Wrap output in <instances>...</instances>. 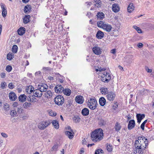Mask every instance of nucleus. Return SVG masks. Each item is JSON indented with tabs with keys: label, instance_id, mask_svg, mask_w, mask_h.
I'll list each match as a JSON object with an SVG mask.
<instances>
[{
	"label": "nucleus",
	"instance_id": "nucleus-1",
	"mask_svg": "<svg viewBox=\"0 0 154 154\" xmlns=\"http://www.w3.org/2000/svg\"><path fill=\"white\" fill-rule=\"evenodd\" d=\"M134 153L135 154H143V151L148 145L147 139L143 136L139 137L135 141Z\"/></svg>",
	"mask_w": 154,
	"mask_h": 154
},
{
	"label": "nucleus",
	"instance_id": "nucleus-2",
	"mask_svg": "<svg viewBox=\"0 0 154 154\" xmlns=\"http://www.w3.org/2000/svg\"><path fill=\"white\" fill-rule=\"evenodd\" d=\"M91 135V140L95 142L100 141L103 139L104 136L103 130L100 128L94 130Z\"/></svg>",
	"mask_w": 154,
	"mask_h": 154
},
{
	"label": "nucleus",
	"instance_id": "nucleus-3",
	"mask_svg": "<svg viewBox=\"0 0 154 154\" xmlns=\"http://www.w3.org/2000/svg\"><path fill=\"white\" fill-rule=\"evenodd\" d=\"M87 105L90 109H94L97 107V101L94 98H91L88 100Z\"/></svg>",
	"mask_w": 154,
	"mask_h": 154
},
{
	"label": "nucleus",
	"instance_id": "nucleus-4",
	"mask_svg": "<svg viewBox=\"0 0 154 154\" xmlns=\"http://www.w3.org/2000/svg\"><path fill=\"white\" fill-rule=\"evenodd\" d=\"M64 98L61 95H58L54 99V102L58 106H61L64 103Z\"/></svg>",
	"mask_w": 154,
	"mask_h": 154
},
{
	"label": "nucleus",
	"instance_id": "nucleus-5",
	"mask_svg": "<svg viewBox=\"0 0 154 154\" xmlns=\"http://www.w3.org/2000/svg\"><path fill=\"white\" fill-rule=\"evenodd\" d=\"M50 124V122L48 121H43L39 123L38 128L40 130H44L48 127Z\"/></svg>",
	"mask_w": 154,
	"mask_h": 154
},
{
	"label": "nucleus",
	"instance_id": "nucleus-6",
	"mask_svg": "<svg viewBox=\"0 0 154 154\" xmlns=\"http://www.w3.org/2000/svg\"><path fill=\"white\" fill-rule=\"evenodd\" d=\"M102 48L98 46H95L92 48L93 52L97 55H100L102 53Z\"/></svg>",
	"mask_w": 154,
	"mask_h": 154
},
{
	"label": "nucleus",
	"instance_id": "nucleus-7",
	"mask_svg": "<svg viewBox=\"0 0 154 154\" xmlns=\"http://www.w3.org/2000/svg\"><path fill=\"white\" fill-rule=\"evenodd\" d=\"M115 96L116 95L114 93L112 92H109L107 94L106 97L109 101L112 102L114 100Z\"/></svg>",
	"mask_w": 154,
	"mask_h": 154
},
{
	"label": "nucleus",
	"instance_id": "nucleus-8",
	"mask_svg": "<svg viewBox=\"0 0 154 154\" xmlns=\"http://www.w3.org/2000/svg\"><path fill=\"white\" fill-rule=\"evenodd\" d=\"M38 86L39 89L42 92L46 91L48 88L47 85L45 83H40Z\"/></svg>",
	"mask_w": 154,
	"mask_h": 154
},
{
	"label": "nucleus",
	"instance_id": "nucleus-9",
	"mask_svg": "<svg viewBox=\"0 0 154 154\" xmlns=\"http://www.w3.org/2000/svg\"><path fill=\"white\" fill-rule=\"evenodd\" d=\"M63 88L61 85H58L56 86L54 88L55 92L57 93H61L63 92Z\"/></svg>",
	"mask_w": 154,
	"mask_h": 154
},
{
	"label": "nucleus",
	"instance_id": "nucleus-10",
	"mask_svg": "<svg viewBox=\"0 0 154 154\" xmlns=\"http://www.w3.org/2000/svg\"><path fill=\"white\" fill-rule=\"evenodd\" d=\"M135 125V121L134 120H131L129 121L128 126V129L131 130L134 128Z\"/></svg>",
	"mask_w": 154,
	"mask_h": 154
},
{
	"label": "nucleus",
	"instance_id": "nucleus-11",
	"mask_svg": "<svg viewBox=\"0 0 154 154\" xmlns=\"http://www.w3.org/2000/svg\"><path fill=\"white\" fill-rule=\"evenodd\" d=\"M112 9L113 12L117 13L119 11L120 8L118 4L114 3L112 5Z\"/></svg>",
	"mask_w": 154,
	"mask_h": 154
},
{
	"label": "nucleus",
	"instance_id": "nucleus-12",
	"mask_svg": "<svg viewBox=\"0 0 154 154\" xmlns=\"http://www.w3.org/2000/svg\"><path fill=\"white\" fill-rule=\"evenodd\" d=\"M75 101L76 103L80 104H82L84 102L83 97L81 95H78L75 97Z\"/></svg>",
	"mask_w": 154,
	"mask_h": 154
},
{
	"label": "nucleus",
	"instance_id": "nucleus-13",
	"mask_svg": "<svg viewBox=\"0 0 154 154\" xmlns=\"http://www.w3.org/2000/svg\"><path fill=\"white\" fill-rule=\"evenodd\" d=\"M34 95L37 97H40L42 96V93L39 89H36L33 91Z\"/></svg>",
	"mask_w": 154,
	"mask_h": 154
},
{
	"label": "nucleus",
	"instance_id": "nucleus-14",
	"mask_svg": "<svg viewBox=\"0 0 154 154\" xmlns=\"http://www.w3.org/2000/svg\"><path fill=\"white\" fill-rule=\"evenodd\" d=\"M65 134L69 139H72L74 137V133L72 130L71 131H67L65 132Z\"/></svg>",
	"mask_w": 154,
	"mask_h": 154
},
{
	"label": "nucleus",
	"instance_id": "nucleus-15",
	"mask_svg": "<svg viewBox=\"0 0 154 154\" xmlns=\"http://www.w3.org/2000/svg\"><path fill=\"white\" fill-rule=\"evenodd\" d=\"M1 6L2 9V14L3 17H5L6 16L7 14V11L5 7V5L4 4L2 3L1 4Z\"/></svg>",
	"mask_w": 154,
	"mask_h": 154
},
{
	"label": "nucleus",
	"instance_id": "nucleus-16",
	"mask_svg": "<svg viewBox=\"0 0 154 154\" xmlns=\"http://www.w3.org/2000/svg\"><path fill=\"white\" fill-rule=\"evenodd\" d=\"M9 97L10 99L12 101L15 100L17 98L16 94L13 92H11L9 94Z\"/></svg>",
	"mask_w": 154,
	"mask_h": 154
},
{
	"label": "nucleus",
	"instance_id": "nucleus-17",
	"mask_svg": "<svg viewBox=\"0 0 154 154\" xmlns=\"http://www.w3.org/2000/svg\"><path fill=\"white\" fill-rule=\"evenodd\" d=\"M31 6L29 5H27L24 8V11L26 14L29 13L31 11Z\"/></svg>",
	"mask_w": 154,
	"mask_h": 154
},
{
	"label": "nucleus",
	"instance_id": "nucleus-18",
	"mask_svg": "<svg viewBox=\"0 0 154 154\" xmlns=\"http://www.w3.org/2000/svg\"><path fill=\"white\" fill-rule=\"evenodd\" d=\"M104 36V33L100 30L98 31L96 35V37L98 39L102 38Z\"/></svg>",
	"mask_w": 154,
	"mask_h": 154
},
{
	"label": "nucleus",
	"instance_id": "nucleus-19",
	"mask_svg": "<svg viewBox=\"0 0 154 154\" xmlns=\"http://www.w3.org/2000/svg\"><path fill=\"white\" fill-rule=\"evenodd\" d=\"M145 117V115L144 114H137V122L140 123L141 121Z\"/></svg>",
	"mask_w": 154,
	"mask_h": 154
},
{
	"label": "nucleus",
	"instance_id": "nucleus-20",
	"mask_svg": "<svg viewBox=\"0 0 154 154\" xmlns=\"http://www.w3.org/2000/svg\"><path fill=\"white\" fill-rule=\"evenodd\" d=\"M72 100H69L65 102L64 104L65 107L68 108L72 104Z\"/></svg>",
	"mask_w": 154,
	"mask_h": 154
},
{
	"label": "nucleus",
	"instance_id": "nucleus-21",
	"mask_svg": "<svg viewBox=\"0 0 154 154\" xmlns=\"http://www.w3.org/2000/svg\"><path fill=\"white\" fill-rule=\"evenodd\" d=\"M106 23L103 21H100L97 23V26L98 27L103 29Z\"/></svg>",
	"mask_w": 154,
	"mask_h": 154
},
{
	"label": "nucleus",
	"instance_id": "nucleus-22",
	"mask_svg": "<svg viewBox=\"0 0 154 154\" xmlns=\"http://www.w3.org/2000/svg\"><path fill=\"white\" fill-rule=\"evenodd\" d=\"M27 97L24 94L21 95L18 97L19 100L21 102H23L25 101L27 99Z\"/></svg>",
	"mask_w": 154,
	"mask_h": 154
},
{
	"label": "nucleus",
	"instance_id": "nucleus-23",
	"mask_svg": "<svg viewBox=\"0 0 154 154\" xmlns=\"http://www.w3.org/2000/svg\"><path fill=\"white\" fill-rule=\"evenodd\" d=\"M112 28L111 25L106 23L103 29L106 32H110L111 31Z\"/></svg>",
	"mask_w": 154,
	"mask_h": 154
},
{
	"label": "nucleus",
	"instance_id": "nucleus-24",
	"mask_svg": "<svg viewBox=\"0 0 154 154\" xmlns=\"http://www.w3.org/2000/svg\"><path fill=\"white\" fill-rule=\"evenodd\" d=\"M99 102L100 105L102 106H103L105 105L106 103V100L104 97H101L99 99Z\"/></svg>",
	"mask_w": 154,
	"mask_h": 154
},
{
	"label": "nucleus",
	"instance_id": "nucleus-25",
	"mask_svg": "<svg viewBox=\"0 0 154 154\" xmlns=\"http://www.w3.org/2000/svg\"><path fill=\"white\" fill-rule=\"evenodd\" d=\"M18 33L20 35H23L25 32V29L24 27L20 28L18 30Z\"/></svg>",
	"mask_w": 154,
	"mask_h": 154
},
{
	"label": "nucleus",
	"instance_id": "nucleus-26",
	"mask_svg": "<svg viewBox=\"0 0 154 154\" xmlns=\"http://www.w3.org/2000/svg\"><path fill=\"white\" fill-rule=\"evenodd\" d=\"M134 7L133 6V3H131L128 6L127 10L128 12H131L134 9Z\"/></svg>",
	"mask_w": 154,
	"mask_h": 154
},
{
	"label": "nucleus",
	"instance_id": "nucleus-27",
	"mask_svg": "<svg viewBox=\"0 0 154 154\" xmlns=\"http://www.w3.org/2000/svg\"><path fill=\"white\" fill-rule=\"evenodd\" d=\"M121 126L120 124L118 122H116L114 127L115 130L116 131H119L121 128Z\"/></svg>",
	"mask_w": 154,
	"mask_h": 154
},
{
	"label": "nucleus",
	"instance_id": "nucleus-28",
	"mask_svg": "<svg viewBox=\"0 0 154 154\" xmlns=\"http://www.w3.org/2000/svg\"><path fill=\"white\" fill-rule=\"evenodd\" d=\"M82 113L84 116H87L89 114V110L87 108H84L82 111Z\"/></svg>",
	"mask_w": 154,
	"mask_h": 154
},
{
	"label": "nucleus",
	"instance_id": "nucleus-29",
	"mask_svg": "<svg viewBox=\"0 0 154 154\" xmlns=\"http://www.w3.org/2000/svg\"><path fill=\"white\" fill-rule=\"evenodd\" d=\"M53 125L55 128L57 129L59 128V124L57 120H54L52 122Z\"/></svg>",
	"mask_w": 154,
	"mask_h": 154
},
{
	"label": "nucleus",
	"instance_id": "nucleus-30",
	"mask_svg": "<svg viewBox=\"0 0 154 154\" xmlns=\"http://www.w3.org/2000/svg\"><path fill=\"white\" fill-rule=\"evenodd\" d=\"M30 16L26 15L23 18V22L24 23H27L30 21Z\"/></svg>",
	"mask_w": 154,
	"mask_h": 154
},
{
	"label": "nucleus",
	"instance_id": "nucleus-31",
	"mask_svg": "<svg viewBox=\"0 0 154 154\" xmlns=\"http://www.w3.org/2000/svg\"><path fill=\"white\" fill-rule=\"evenodd\" d=\"M63 92L64 94L69 96L70 95L71 91L69 89L67 88L65 89H63Z\"/></svg>",
	"mask_w": 154,
	"mask_h": 154
},
{
	"label": "nucleus",
	"instance_id": "nucleus-32",
	"mask_svg": "<svg viewBox=\"0 0 154 154\" xmlns=\"http://www.w3.org/2000/svg\"><path fill=\"white\" fill-rule=\"evenodd\" d=\"M14 109L17 112V113L18 114H21L22 113L23 109L20 106H19L18 107L14 108Z\"/></svg>",
	"mask_w": 154,
	"mask_h": 154
},
{
	"label": "nucleus",
	"instance_id": "nucleus-33",
	"mask_svg": "<svg viewBox=\"0 0 154 154\" xmlns=\"http://www.w3.org/2000/svg\"><path fill=\"white\" fill-rule=\"evenodd\" d=\"M97 15L98 18L100 20H102L104 17V14L101 12H98Z\"/></svg>",
	"mask_w": 154,
	"mask_h": 154
},
{
	"label": "nucleus",
	"instance_id": "nucleus-34",
	"mask_svg": "<svg viewBox=\"0 0 154 154\" xmlns=\"http://www.w3.org/2000/svg\"><path fill=\"white\" fill-rule=\"evenodd\" d=\"M101 92L102 94L104 93V94H107L108 92V89L105 87H102L100 89Z\"/></svg>",
	"mask_w": 154,
	"mask_h": 154
},
{
	"label": "nucleus",
	"instance_id": "nucleus-35",
	"mask_svg": "<svg viewBox=\"0 0 154 154\" xmlns=\"http://www.w3.org/2000/svg\"><path fill=\"white\" fill-rule=\"evenodd\" d=\"M52 96V94L51 91H48L46 92L45 93V97L48 98L51 97Z\"/></svg>",
	"mask_w": 154,
	"mask_h": 154
},
{
	"label": "nucleus",
	"instance_id": "nucleus-36",
	"mask_svg": "<svg viewBox=\"0 0 154 154\" xmlns=\"http://www.w3.org/2000/svg\"><path fill=\"white\" fill-rule=\"evenodd\" d=\"M35 99H36L35 97L33 96H30V95L28 96L27 98V100L30 102H32Z\"/></svg>",
	"mask_w": 154,
	"mask_h": 154
},
{
	"label": "nucleus",
	"instance_id": "nucleus-37",
	"mask_svg": "<svg viewBox=\"0 0 154 154\" xmlns=\"http://www.w3.org/2000/svg\"><path fill=\"white\" fill-rule=\"evenodd\" d=\"M31 105V104L30 102H26L23 103V106L25 109H26L29 108Z\"/></svg>",
	"mask_w": 154,
	"mask_h": 154
},
{
	"label": "nucleus",
	"instance_id": "nucleus-38",
	"mask_svg": "<svg viewBox=\"0 0 154 154\" xmlns=\"http://www.w3.org/2000/svg\"><path fill=\"white\" fill-rule=\"evenodd\" d=\"M34 90V88H32V86H30L26 89V91L27 93L30 94L33 91V92Z\"/></svg>",
	"mask_w": 154,
	"mask_h": 154
},
{
	"label": "nucleus",
	"instance_id": "nucleus-39",
	"mask_svg": "<svg viewBox=\"0 0 154 154\" xmlns=\"http://www.w3.org/2000/svg\"><path fill=\"white\" fill-rule=\"evenodd\" d=\"M106 149L108 152H111L112 150V146L111 145L108 144V143L106 144Z\"/></svg>",
	"mask_w": 154,
	"mask_h": 154
},
{
	"label": "nucleus",
	"instance_id": "nucleus-40",
	"mask_svg": "<svg viewBox=\"0 0 154 154\" xmlns=\"http://www.w3.org/2000/svg\"><path fill=\"white\" fill-rule=\"evenodd\" d=\"M10 114L11 116L14 117L16 116L17 114V113L16 111L14 109V110H12L11 111Z\"/></svg>",
	"mask_w": 154,
	"mask_h": 154
},
{
	"label": "nucleus",
	"instance_id": "nucleus-41",
	"mask_svg": "<svg viewBox=\"0 0 154 154\" xmlns=\"http://www.w3.org/2000/svg\"><path fill=\"white\" fill-rule=\"evenodd\" d=\"M17 46L16 45H14L12 47V51L13 53H15L17 51Z\"/></svg>",
	"mask_w": 154,
	"mask_h": 154
},
{
	"label": "nucleus",
	"instance_id": "nucleus-42",
	"mask_svg": "<svg viewBox=\"0 0 154 154\" xmlns=\"http://www.w3.org/2000/svg\"><path fill=\"white\" fill-rule=\"evenodd\" d=\"M4 108L5 111H7L9 110L10 108L8 103H5L4 105Z\"/></svg>",
	"mask_w": 154,
	"mask_h": 154
},
{
	"label": "nucleus",
	"instance_id": "nucleus-43",
	"mask_svg": "<svg viewBox=\"0 0 154 154\" xmlns=\"http://www.w3.org/2000/svg\"><path fill=\"white\" fill-rule=\"evenodd\" d=\"M102 79L101 80L102 81L104 82H108V81L107 79V78L106 77V76H105V74H104L102 76Z\"/></svg>",
	"mask_w": 154,
	"mask_h": 154
},
{
	"label": "nucleus",
	"instance_id": "nucleus-44",
	"mask_svg": "<svg viewBox=\"0 0 154 154\" xmlns=\"http://www.w3.org/2000/svg\"><path fill=\"white\" fill-rule=\"evenodd\" d=\"M95 154H103V152L101 149H99L95 151Z\"/></svg>",
	"mask_w": 154,
	"mask_h": 154
},
{
	"label": "nucleus",
	"instance_id": "nucleus-45",
	"mask_svg": "<svg viewBox=\"0 0 154 154\" xmlns=\"http://www.w3.org/2000/svg\"><path fill=\"white\" fill-rule=\"evenodd\" d=\"M95 2L96 4L97 5V7L98 8L100 7L101 6L102 3L100 0H96L95 1Z\"/></svg>",
	"mask_w": 154,
	"mask_h": 154
},
{
	"label": "nucleus",
	"instance_id": "nucleus-46",
	"mask_svg": "<svg viewBox=\"0 0 154 154\" xmlns=\"http://www.w3.org/2000/svg\"><path fill=\"white\" fill-rule=\"evenodd\" d=\"M99 124L101 126H104L106 124V122L104 120L101 119L99 122Z\"/></svg>",
	"mask_w": 154,
	"mask_h": 154
},
{
	"label": "nucleus",
	"instance_id": "nucleus-47",
	"mask_svg": "<svg viewBox=\"0 0 154 154\" xmlns=\"http://www.w3.org/2000/svg\"><path fill=\"white\" fill-rule=\"evenodd\" d=\"M133 27L137 31L138 33H142V30L139 27L137 26H133Z\"/></svg>",
	"mask_w": 154,
	"mask_h": 154
},
{
	"label": "nucleus",
	"instance_id": "nucleus-48",
	"mask_svg": "<svg viewBox=\"0 0 154 154\" xmlns=\"http://www.w3.org/2000/svg\"><path fill=\"white\" fill-rule=\"evenodd\" d=\"M12 69V67L10 65H8L6 66V70L8 72H10Z\"/></svg>",
	"mask_w": 154,
	"mask_h": 154
},
{
	"label": "nucleus",
	"instance_id": "nucleus-49",
	"mask_svg": "<svg viewBox=\"0 0 154 154\" xmlns=\"http://www.w3.org/2000/svg\"><path fill=\"white\" fill-rule=\"evenodd\" d=\"M58 148V146L57 145L55 144L52 147L51 150V151H56Z\"/></svg>",
	"mask_w": 154,
	"mask_h": 154
},
{
	"label": "nucleus",
	"instance_id": "nucleus-50",
	"mask_svg": "<svg viewBox=\"0 0 154 154\" xmlns=\"http://www.w3.org/2000/svg\"><path fill=\"white\" fill-rule=\"evenodd\" d=\"M147 90L144 89H142L140 91V93L141 94H144L147 93Z\"/></svg>",
	"mask_w": 154,
	"mask_h": 154
},
{
	"label": "nucleus",
	"instance_id": "nucleus-51",
	"mask_svg": "<svg viewBox=\"0 0 154 154\" xmlns=\"http://www.w3.org/2000/svg\"><path fill=\"white\" fill-rule=\"evenodd\" d=\"M118 107V104L117 102L115 103L113 106V109L114 110H115Z\"/></svg>",
	"mask_w": 154,
	"mask_h": 154
},
{
	"label": "nucleus",
	"instance_id": "nucleus-52",
	"mask_svg": "<svg viewBox=\"0 0 154 154\" xmlns=\"http://www.w3.org/2000/svg\"><path fill=\"white\" fill-rule=\"evenodd\" d=\"M146 70L147 72H152V70L151 69H149L148 66H146L145 67Z\"/></svg>",
	"mask_w": 154,
	"mask_h": 154
},
{
	"label": "nucleus",
	"instance_id": "nucleus-53",
	"mask_svg": "<svg viewBox=\"0 0 154 154\" xmlns=\"http://www.w3.org/2000/svg\"><path fill=\"white\" fill-rule=\"evenodd\" d=\"M8 87L9 88L12 89L14 88V85H13L12 83H10L8 84Z\"/></svg>",
	"mask_w": 154,
	"mask_h": 154
},
{
	"label": "nucleus",
	"instance_id": "nucleus-54",
	"mask_svg": "<svg viewBox=\"0 0 154 154\" xmlns=\"http://www.w3.org/2000/svg\"><path fill=\"white\" fill-rule=\"evenodd\" d=\"M106 74H105V76H106L107 79L108 80V82L111 79V77L110 75L109 74H108L107 73H106Z\"/></svg>",
	"mask_w": 154,
	"mask_h": 154
},
{
	"label": "nucleus",
	"instance_id": "nucleus-55",
	"mask_svg": "<svg viewBox=\"0 0 154 154\" xmlns=\"http://www.w3.org/2000/svg\"><path fill=\"white\" fill-rule=\"evenodd\" d=\"M13 106L14 108H16L18 107L19 106L18 105V103L17 102H15L13 103Z\"/></svg>",
	"mask_w": 154,
	"mask_h": 154
},
{
	"label": "nucleus",
	"instance_id": "nucleus-56",
	"mask_svg": "<svg viewBox=\"0 0 154 154\" xmlns=\"http://www.w3.org/2000/svg\"><path fill=\"white\" fill-rule=\"evenodd\" d=\"M11 56L10 55V53H9L7 55V59L9 60H11L12 59V58H11Z\"/></svg>",
	"mask_w": 154,
	"mask_h": 154
},
{
	"label": "nucleus",
	"instance_id": "nucleus-57",
	"mask_svg": "<svg viewBox=\"0 0 154 154\" xmlns=\"http://www.w3.org/2000/svg\"><path fill=\"white\" fill-rule=\"evenodd\" d=\"M1 88H2L3 89L6 86V83L5 82H4L3 83L2 82L1 83Z\"/></svg>",
	"mask_w": 154,
	"mask_h": 154
},
{
	"label": "nucleus",
	"instance_id": "nucleus-58",
	"mask_svg": "<svg viewBox=\"0 0 154 154\" xmlns=\"http://www.w3.org/2000/svg\"><path fill=\"white\" fill-rule=\"evenodd\" d=\"M125 118L127 119V122H128L129 120L131 119V116L129 114L128 115L126 116H125Z\"/></svg>",
	"mask_w": 154,
	"mask_h": 154
},
{
	"label": "nucleus",
	"instance_id": "nucleus-59",
	"mask_svg": "<svg viewBox=\"0 0 154 154\" xmlns=\"http://www.w3.org/2000/svg\"><path fill=\"white\" fill-rule=\"evenodd\" d=\"M143 45L141 43H138L137 45V46L139 48H141L143 47Z\"/></svg>",
	"mask_w": 154,
	"mask_h": 154
},
{
	"label": "nucleus",
	"instance_id": "nucleus-60",
	"mask_svg": "<svg viewBox=\"0 0 154 154\" xmlns=\"http://www.w3.org/2000/svg\"><path fill=\"white\" fill-rule=\"evenodd\" d=\"M84 149L83 148H82L81 149L80 151V154H82V153H84Z\"/></svg>",
	"mask_w": 154,
	"mask_h": 154
},
{
	"label": "nucleus",
	"instance_id": "nucleus-61",
	"mask_svg": "<svg viewBox=\"0 0 154 154\" xmlns=\"http://www.w3.org/2000/svg\"><path fill=\"white\" fill-rule=\"evenodd\" d=\"M145 124L142 123L140 126V128L143 130H144V129Z\"/></svg>",
	"mask_w": 154,
	"mask_h": 154
},
{
	"label": "nucleus",
	"instance_id": "nucleus-62",
	"mask_svg": "<svg viewBox=\"0 0 154 154\" xmlns=\"http://www.w3.org/2000/svg\"><path fill=\"white\" fill-rule=\"evenodd\" d=\"M1 135L2 136L4 137H8V135H7V134L4 133H2Z\"/></svg>",
	"mask_w": 154,
	"mask_h": 154
},
{
	"label": "nucleus",
	"instance_id": "nucleus-63",
	"mask_svg": "<svg viewBox=\"0 0 154 154\" xmlns=\"http://www.w3.org/2000/svg\"><path fill=\"white\" fill-rule=\"evenodd\" d=\"M1 77L2 78H4L5 76V74L4 73H2L1 74Z\"/></svg>",
	"mask_w": 154,
	"mask_h": 154
},
{
	"label": "nucleus",
	"instance_id": "nucleus-64",
	"mask_svg": "<svg viewBox=\"0 0 154 154\" xmlns=\"http://www.w3.org/2000/svg\"><path fill=\"white\" fill-rule=\"evenodd\" d=\"M111 52L113 54H115L116 52V50L115 49H113L111 50Z\"/></svg>",
	"mask_w": 154,
	"mask_h": 154
}]
</instances>
